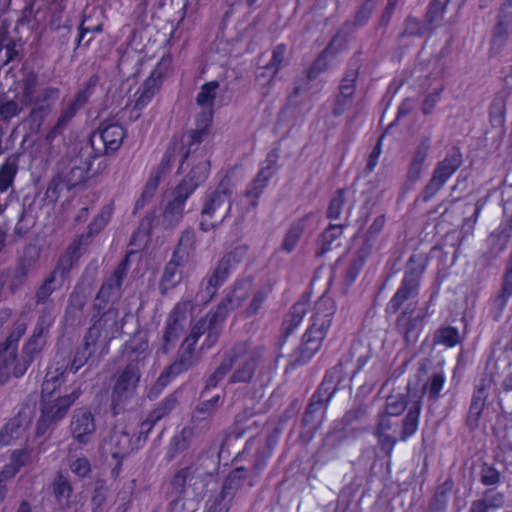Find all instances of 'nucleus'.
<instances>
[{
    "mask_svg": "<svg viewBox=\"0 0 512 512\" xmlns=\"http://www.w3.org/2000/svg\"><path fill=\"white\" fill-rule=\"evenodd\" d=\"M252 289V278L245 277L238 279L232 287L226 290L225 296L217 306L216 310L200 319L191 329L189 336L185 339V350L180 357L166 368L158 377L157 385L164 388L173 378L188 370L194 364V347L199 337L203 334L206 339L202 349H210L215 345L222 329V323L228 313L240 306L249 298Z\"/></svg>",
    "mask_w": 512,
    "mask_h": 512,
    "instance_id": "obj_1",
    "label": "nucleus"
},
{
    "mask_svg": "<svg viewBox=\"0 0 512 512\" xmlns=\"http://www.w3.org/2000/svg\"><path fill=\"white\" fill-rule=\"evenodd\" d=\"M63 376L64 370L62 367L55 370L49 368L46 373L42 383L41 417L37 424V435H43L51 425L63 420L72 405L82 395L79 386L66 391L64 394H56V390L64 382Z\"/></svg>",
    "mask_w": 512,
    "mask_h": 512,
    "instance_id": "obj_2",
    "label": "nucleus"
},
{
    "mask_svg": "<svg viewBox=\"0 0 512 512\" xmlns=\"http://www.w3.org/2000/svg\"><path fill=\"white\" fill-rule=\"evenodd\" d=\"M335 312L336 304L328 296H322L315 303L309 326L302 337L299 347L303 362L310 360L320 349L331 327Z\"/></svg>",
    "mask_w": 512,
    "mask_h": 512,
    "instance_id": "obj_3",
    "label": "nucleus"
},
{
    "mask_svg": "<svg viewBox=\"0 0 512 512\" xmlns=\"http://www.w3.org/2000/svg\"><path fill=\"white\" fill-rule=\"evenodd\" d=\"M234 191L233 183L228 178H224L214 190L205 195L200 212V230L204 232L214 230L230 215L231 197Z\"/></svg>",
    "mask_w": 512,
    "mask_h": 512,
    "instance_id": "obj_4",
    "label": "nucleus"
},
{
    "mask_svg": "<svg viewBox=\"0 0 512 512\" xmlns=\"http://www.w3.org/2000/svg\"><path fill=\"white\" fill-rule=\"evenodd\" d=\"M421 410V396L418 395V392L408 389L405 394L390 395L382 414L398 417L407 411L401 420L400 429V441L405 442L417 432Z\"/></svg>",
    "mask_w": 512,
    "mask_h": 512,
    "instance_id": "obj_5",
    "label": "nucleus"
},
{
    "mask_svg": "<svg viewBox=\"0 0 512 512\" xmlns=\"http://www.w3.org/2000/svg\"><path fill=\"white\" fill-rule=\"evenodd\" d=\"M219 89L218 81H209L204 83L196 95V104L202 109L201 115L197 118V128L183 134L179 145L187 150L191 147L202 142L204 135L207 133L208 128L212 122L214 115V103Z\"/></svg>",
    "mask_w": 512,
    "mask_h": 512,
    "instance_id": "obj_6",
    "label": "nucleus"
},
{
    "mask_svg": "<svg viewBox=\"0 0 512 512\" xmlns=\"http://www.w3.org/2000/svg\"><path fill=\"white\" fill-rule=\"evenodd\" d=\"M118 312L114 309H109L92 327L89 328L84 338V344L79 348L74 356L70 366L72 373L78 370L87 362L88 358L94 352V346L97 340L102 336V331H105V337L109 333H113L117 329Z\"/></svg>",
    "mask_w": 512,
    "mask_h": 512,
    "instance_id": "obj_7",
    "label": "nucleus"
},
{
    "mask_svg": "<svg viewBox=\"0 0 512 512\" xmlns=\"http://www.w3.org/2000/svg\"><path fill=\"white\" fill-rule=\"evenodd\" d=\"M384 225L385 217L383 215L375 217L368 227L365 235L360 240V243L355 250L354 257L346 270L345 281L348 285L356 280L365 262L370 257L373 250L377 248L378 236Z\"/></svg>",
    "mask_w": 512,
    "mask_h": 512,
    "instance_id": "obj_8",
    "label": "nucleus"
},
{
    "mask_svg": "<svg viewBox=\"0 0 512 512\" xmlns=\"http://www.w3.org/2000/svg\"><path fill=\"white\" fill-rule=\"evenodd\" d=\"M189 153L190 151L179 145L176 139L173 140L172 144L163 155L159 166L150 173L140 197L135 202L134 212L142 209L152 199L160 180L171 169V163L175 161L176 157L179 155L184 161V159L188 158Z\"/></svg>",
    "mask_w": 512,
    "mask_h": 512,
    "instance_id": "obj_9",
    "label": "nucleus"
},
{
    "mask_svg": "<svg viewBox=\"0 0 512 512\" xmlns=\"http://www.w3.org/2000/svg\"><path fill=\"white\" fill-rule=\"evenodd\" d=\"M140 376V367L135 363H128L119 373L112 390V405L114 410L118 407H122L128 400L135 396Z\"/></svg>",
    "mask_w": 512,
    "mask_h": 512,
    "instance_id": "obj_10",
    "label": "nucleus"
},
{
    "mask_svg": "<svg viewBox=\"0 0 512 512\" xmlns=\"http://www.w3.org/2000/svg\"><path fill=\"white\" fill-rule=\"evenodd\" d=\"M462 163L461 153L453 148L446 157L437 164L433 176L425 187V199L434 196Z\"/></svg>",
    "mask_w": 512,
    "mask_h": 512,
    "instance_id": "obj_11",
    "label": "nucleus"
},
{
    "mask_svg": "<svg viewBox=\"0 0 512 512\" xmlns=\"http://www.w3.org/2000/svg\"><path fill=\"white\" fill-rule=\"evenodd\" d=\"M26 326L19 324L16 327L17 336L11 334L5 342L0 344V382L3 383L10 375L20 377L26 368H18L16 365V344L18 339L25 333Z\"/></svg>",
    "mask_w": 512,
    "mask_h": 512,
    "instance_id": "obj_12",
    "label": "nucleus"
},
{
    "mask_svg": "<svg viewBox=\"0 0 512 512\" xmlns=\"http://www.w3.org/2000/svg\"><path fill=\"white\" fill-rule=\"evenodd\" d=\"M232 360L235 370L230 378L233 383L248 382L251 380L258 363L259 354L256 352L243 353V344L234 347L228 355Z\"/></svg>",
    "mask_w": 512,
    "mask_h": 512,
    "instance_id": "obj_13",
    "label": "nucleus"
},
{
    "mask_svg": "<svg viewBox=\"0 0 512 512\" xmlns=\"http://www.w3.org/2000/svg\"><path fill=\"white\" fill-rule=\"evenodd\" d=\"M69 428L73 439L77 443L81 445L88 444L96 431L93 413L86 408L75 409L71 416Z\"/></svg>",
    "mask_w": 512,
    "mask_h": 512,
    "instance_id": "obj_14",
    "label": "nucleus"
},
{
    "mask_svg": "<svg viewBox=\"0 0 512 512\" xmlns=\"http://www.w3.org/2000/svg\"><path fill=\"white\" fill-rule=\"evenodd\" d=\"M137 438L133 441L126 427L117 425L111 432L109 439L102 446V450L106 454H110L113 458H123L137 448Z\"/></svg>",
    "mask_w": 512,
    "mask_h": 512,
    "instance_id": "obj_15",
    "label": "nucleus"
},
{
    "mask_svg": "<svg viewBox=\"0 0 512 512\" xmlns=\"http://www.w3.org/2000/svg\"><path fill=\"white\" fill-rule=\"evenodd\" d=\"M162 73L158 69H154L149 77L142 83L133 95V107L130 117L137 119L141 110L146 107L161 85Z\"/></svg>",
    "mask_w": 512,
    "mask_h": 512,
    "instance_id": "obj_16",
    "label": "nucleus"
},
{
    "mask_svg": "<svg viewBox=\"0 0 512 512\" xmlns=\"http://www.w3.org/2000/svg\"><path fill=\"white\" fill-rule=\"evenodd\" d=\"M423 271V267L419 269H413L411 266H408L400 287L388 303V311L393 313L396 312L402 306V304L418 290L420 276Z\"/></svg>",
    "mask_w": 512,
    "mask_h": 512,
    "instance_id": "obj_17",
    "label": "nucleus"
},
{
    "mask_svg": "<svg viewBox=\"0 0 512 512\" xmlns=\"http://www.w3.org/2000/svg\"><path fill=\"white\" fill-rule=\"evenodd\" d=\"M184 187V185L176 187L172 192V198L164 209L163 221L167 227H172L179 223L183 217L186 201L195 191V186H191L188 189Z\"/></svg>",
    "mask_w": 512,
    "mask_h": 512,
    "instance_id": "obj_18",
    "label": "nucleus"
},
{
    "mask_svg": "<svg viewBox=\"0 0 512 512\" xmlns=\"http://www.w3.org/2000/svg\"><path fill=\"white\" fill-rule=\"evenodd\" d=\"M188 256L182 252H174L170 261L166 264L159 288L162 294L175 288L184 278V267L188 263Z\"/></svg>",
    "mask_w": 512,
    "mask_h": 512,
    "instance_id": "obj_19",
    "label": "nucleus"
},
{
    "mask_svg": "<svg viewBox=\"0 0 512 512\" xmlns=\"http://www.w3.org/2000/svg\"><path fill=\"white\" fill-rule=\"evenodd\" d=\"M273 170L272 166L268 165L267 167L262 168L256 178L251 182V184L248 186L245 195L244 200L247 202L245 205L243 203V196L239 198L237 201V206L239 207L241 213L243 214V210L245 212H249L250 210L254 209L258 205V198L264 191L268 180L272 177Z\"/></svg>",
    "mask_w": 512,
    "mask_h": 512,
    "instance_id": "obj_20",
    "label": "nucleus"
},
{
    "mask_svg": "<svg viewBox=\"0 0 512 512\" xmlns=\"http://www.w3.org/2000/svg\"><path fill=\"white\" fill-rule=\"evenodd\" d=\"M241 473L242 469H237L229 474L223 484L221 492L213 499L209 500L206 512H228Z\"/></svg>",
    "mask_w": 512,
    "mask_h": 512,
    "instance_id": "obj_21",
    "label": "nucleus"
},
{
    "mask_svg": "<svg viewBox=\"0 0 512 512\" xmlns=\"http://www.w3.org/2000/svg\"><path fill=\"white\" fill-rule=\"evenodd\" d=\"M274 284L269 279L254 281L252 279V289L250 291V300L245 308L247 317L258 314L264 307L268 298L272 294Z\"/></svg>",
    "mask_w": 512,
    "mask_h": 512,
    "instance_id": "obj_22",
    "label": "nucleus"
},
{
    "mask_svg": "<svg viewBox=\"0 0 512 512\" xmlns=\"http://www.w3.org/2000/svg\"><path fill=\"white\" fill-rule=\"evenodd\" d=\"M401 424L396 417L381 414L379 416L378 424L375 430V435L383 448L392 450L400 440Z\"/></svg>",
    "mask_w": 512,
    "mask_h": 512,
    "instance_id": "obj_23",
    "label": "nucleus"
},
{
    "mask_svg": "<svg viewBox=\"0 0 512 512\" xmlns=\"http://www.w3.org/2000/svg\"><path fill=\"white\" fill-rule=\"evenodd\" d=\"M428 308L425 311H419L415 316L404 312L398 318V327L404 335V339L408 344L415 343L425 324V320L431 315Z\"/></svg>",
    "mask_w": 512,
    "mask_h": 512,
    "instance_id": "obj_24",
    "label": "nucleus"
},
{
    "mask_svg": "<svg viewBox=\"0 0 512 512\" xmlns=\"http://www.w3.org/2000/svg\"><path fill=\"white\" fill-rule=\"evenodd\" d=\"M30 422L31 418L28 415L19 413L6 423L0 430V449L21 438L29 427Z\"/></svg>",
    "mask_w": 512,
    "mask_h": 512,
    "instance_id": "obj_25",
    "label": "nucleus"
},
{
    "mask_svg": "<svg viewBox=\"0 0 512 512\" xmlns=\"http://www.w3.org/2000/svg\"><path fill=\"white\" fill-rule=\"evenodd\" d=\"M512 297V253L506 264L505 272L502 277L501 287L493 299L494 317L500 318L504 312L509 299Z\"/></svg>",
    "mask_w": 512,
    "mask_h": 512,
    "instance_id": "obj_26",
    "label": "nucleus"
},
{
    "mask_svg": "<svg viewBox=\"0 0 512 512\" xmlns=\"http://www.w3.org/2000/svg\"><path fill=\"white\" fill-rule=\"evenodd\" d=\"M134 255V252L131 251L117 266L113 275L102 285L101 289L98 292V298L102 300H109L113 295H115L121 285L123 279L126 277L128 266H129V258Z\"/></svg>",
    "mask_w": 512,
    "mask_h": 512,
    "instance_id": "obj_27",
    "label": "nucleus"
},
{
    "mask_svg": "<svg viewBox=\"0 0 512 512\" xmlns=\"http://www.w3.org/2000/svg\"><path fill=\"white\" fill-rule=\"evenodd\" d=\"M235 264L236 260L233 254H228L219 261L216 269L207 280L206 290L210 298L235 269Z\"/></svg>",
    "mask_w": 512,
    "mask_h": 512,
    "instance_id": "obj_28",
    "label": "nucleus"
},
{
    "mask_svg": "<svg viewBox=\"0 0 512 512\" xmlns=\"http://www.w3.org/2000/svg\"><path fill=\"white\" fill-rule=\"evenodd\" d=\"M188 306V303H179L171 312L163 336L166 343H171L176 340L183 331L187 319Z\"/></svg>",
    "mask_w": 512,
    "mask_h": 512,
    "instance_id": "obj_29",
    "label": "nucleus"
},
{
    "mask_svg": "<svg viewBox=\"0 0 512 512\" xmlns=\"http://www.w3.org/2000/svg\"><path fill=\"white\" fill-rule=\"evenodd\" d=\"M430 148L431 137H423L416 146L409 165L407 174L409 181L416 182L420 178L424 170V164L429 154Z\"/></svg>",
    "mask_w": 512,
    "mask_h": 512,
    "instance_id": "obj_30",
    "label": "nucleus"
},
{
    "mask_svg": "<svg viewBox=\"0 0 512 512\" xmlns=\"http://www.w3.org/2000/svg\"><path fill=\"white\" fill-rule=\"evenodd\" d=\"M203 476L202 472L198 471V468L187 467L179 470L171 481V487L173 493L178 498L180 495L186 493L189 487L195 486Z\"/></svg>",
    "mask_w": 512,
    "mask_h": 512,
    "instance_id": "obj_31",
    "label": "nucleus"
},
{
    "mask_svg": "<svg viewBox=\"0 0 512 512\" xmlns=\"http://www.w3.org/2000/svg\"><path fill=\"white\" fill-rule=\"evenodd\" d=\"M106 152H114L120 148L125 137V131L119 124H108L100 129L98 134Z\"/></svg>",
    "mask_w": 512,
    "mask_h": 512,
    "instance_id": "obj_32",
    "label": "nucleus"
},
{
    "mask_svg": "<svg viewBox=\"0 0 512 512\" xmlns=\"http://www.w3.org/2000/svg\"><path fill=\"white\" fill-rule=\"evenodd\" d=\"M308 303L306 300H299L296 302L289 312L285 315L282 331L285 337L289 336L295 329H297L307 313Z\"/></svg>",
    "mask_w": 512,
    "mask_h": 512,
    "instance_id": "obj_33",
    "label": "nucleus"
},
{
    "mask_svg": "<svg viewBox=\"0 0 512 512\" xmlns=\"http://www.w3.org/2000/svg\"><path fill=\"white\" fill-rule=\"evenodd\" d=\"M210 171V163L207 159L201 158L193 163V166L186 177L179 185H184L186 189L191 186L197 187L202 184L208 177Z\"/></svg>",
    "mask_w": 512,
    "mask_h": 512,
    "instance_id": "obj_34",
    "label": "nucleus"
},
{
    "mask_svg": "<svg viewBox=\"0 0 512 512\" xmlns=\"http://www.w3.org/2000/svg\"><path fill=\"white\" fill-rule=\"evenodd\" d=\"M512 234L511 226L500 224L486 240L489 253L492 256L499 255L506 247Z\"/></svg>",
    "mask_w": 512,
    "mask_h": 512,
    "instance_id": "obj_35",
    "label": "nucleus"
},
{
    "mask_svg": "<svg viewBox=\"0 0 512 512\" xmlns=\"http://www.w3.org/2000/svg\"><path fill=\"white\" fill-rule=\"evenodd\" d=\"M53 321L54 317L50 314H42L39 317L33 335L26 346V350L28 352L33 354L41 350L44 344L43 335L45 332H47Z\"/></svg>",
    "mask_w": 512,
    "mask_h": 512,
    "instance_id": "obj_36",
    "label": "nucleus"
},
{
    "mask_svg": "<svg viewBox=\"0 0 512 512\" xmlns=\"http://www.w3.org/2000/svg\"><path fill=\"white\" fill-rule=\"evenodd\" d=\"M176 399L169 397L164 399L148 416V418L141 424V433L148 434L153 426L161 420L163 417L168 415L176 406Z\"/></svg>",
    "mask_w": 512,
    "mask_h": 512,
    "instance_id": "obj_37",
    "label": "nucleus"
},
{
    "mask_svg": "<svg viewBox=\"0 0 512 512\" xmlns=\"http://www.w3.org/2000/svg\"><path fill=\"white\" fill-rule=\"evenodd\" d=\"M512 21L498 16L497 23L493 29L491 38V50L494 53L500 52L507 44L509 38V27Z\"/></svg>",
    "mask_w": 512,
    "mask_h": 512,
    "instance_id": "obj_38",
    "label": "nucleus"
},
{
    "mask_svg": "<svg viewBox=\"0 0 512 512\" xmlns=\"http://www.w3.org/2000/svg\"><path fill=\"white\" fill-rule=\"evenodd\" d=\"M344 226L342 224L330 225L320 236V254H324L331 249L339 246L340 237L343 234Z\"/></svg>",
    "mask_w": 512,
    "mask_h": 512,
    "instance_id": "obj_39",
    "label": "nucleus"
},
{
    "mask_svg": "<svg viewBox=\"0 0 512 512\" xmlns=\"http://www.w3.org/2000/svg\"><path fill=\"white\" fill-rule=\"evenodd\" d=\"M53 493L58 505L65 509L71 505L72 488L62 475H58L53 482Z\"/></svg>",
    "mask_w": 512,
    "mask_h": 512,
    "instance_id": "obj_40",
    "label": "nucleus"
},
{
    "mask_svg": "<svg viewBox=\"0 0 512 512\" xmlns=\"http://www.w3.org/2000/svg\"><path fill=\"white\" fill-rule=\"evenodd\" d=\"M25 106L18 100V94L13 98L8 95H0V119L8 121L18 116Z\"/></svg>",
    "mask_w": 512,
    "mask_h": 512,
    "instance_id": "obj_41",
    "label": "nucleus"
},
{
    "mask_svg": "<svg viewBox=\"0 0 512 512\" xmlns=\"http://www.w3.org/2000/svg\"><path fill=\"white\" fill-rule=\"evenodd\" d=\"M27 459L26 450H17L12 453L10 463L0 471V484L14 477Z\"/></svg>",
    "mask_w": 512,
    "mask_h": 512,
    "instance_id": "obj_42",
    "label": "nucleus"
},
{
    "mask_svg": "<svg viewBox=\"0 0 512 512\" xmlns=\"http://www.w3.org/2000/svg\"><path fill=\"white\" fill-rule=\"evenodd\" d=\"M286 52V46L283 44L277 45L273 51H272V58L270 62L263 68L264 72L258 74V79L261 80L262 78L268 76L269 81H271L275 75L277 74Z\"/></svg>",
    "mask_w": 512,
    "mask_h": 512,
    "instance_id": "obj_43",
    "label": "nucleus"
},
{
    "mask_svg": "<svg viewBox=\"0 0 512 512\" xmlns=\"http://www.w3.org/2000/svg\"><path fill=\"white\" fill-rule=\"evenodd\" d=\"M307 220L308 218H303L301 220L294 222L291 225L283 241V250L291 252L296 247L298 240L300 239L303 231L306 228Z\"/></svg>",
    "mask_w": 512,
    "mask_h": 512,
    "instance_id": "obj_44",
    "label": "nucleus"
},
{
    "mask_svg": "<svg viewBox=\"0 0 512 512\" xmlns=\"http://www.w3.org/2000/svg\"><path fill=\"white\" fill-rule=\"evenodd\" d=\"M445 381L446 378L443 373L433 374L423 385L422 392L418 393V395L422 398L424 394H427L430 400H436L440 396V392L444 387Z\"/></svg>",
    "mask_w": 512,
    "mask_h": 512,
    "instance_id": "obj_45",
    "label": "nucleus"
},
{
    "mask_svg": "<svg viewBox=\"0 0 512 512\" xmlns=\"http://www.w3.org/2000/svg\"><path fill=\"white\" fill-rule=\"evenodd\" d=\"M459 331L454 327H443L436 331L434 335L435 344L446 347H454L459 343Z\"/></svg>",
    "mask_w": 512,
    "mask_h": 512,
    "instance_id": "obj_46",
    "label": "nucleus"
},
{
    "mask_svg": "<svg viewBox=\"0 0 512 512\" xmlns=\"http://www.w3.org/2000/svg\"><path fill=\"white\" fill-rule=\"evenodd\" d=\"M486 394L484 389H478L474 392L472 402L469 408L468 421L476 423L482 413L485 405Z\"/></svg>",
    "mask_w": 512,
    "mask_h": 512,
    "instance_id": "obj_47",
    "label": "nucleus"
},
{
    "mask_svg": "<svg viewBox=\"0 0 512 512\" xmlns=\"http://www.w3.org/2000/svg\"><path fill=\"white\" fill-rule=\"evenodd\" d=\"M112 212L113 209L111 205H106L105 207H103L100 213L89 224V234L93 235L104 229L111 219Z\"/></svg>",
    "mask_w": 512,
    "mask_h": 512,
    "instance_id": "obj_48",
    "label": "nucleus"
},
{
    "mask_svg": "<svg viewBox=\"0 0 512 512\" xmlns=\"http://www.w3.org/2000/svg\"><path fill=\"white\" fill-rule=\"evenodd\" d=\"M232 358L226 356L218 368L208 377L207 388H214L222 380L228 371L232 368Z\"/></svg>",
    "mask_w": 512,
    "mask_h": 512,
    "instance_id": "obj_49",
    "label": "nucleus"
},
{
    "mask_svg": "<svg viewBox=\"0 0 512 512\" xmlns=\"http://www.w3.org/2000/svg\"><path fill=\"white\" fill-rule=\"evenodd\" d=\"M344 207H345L344 191L339 190V191H337V193L333 196V198L330 201V204H329V207L327 210V217L331 220L339 219Z\"/></svg>",
    "mask_w": 512,
    "mask_h": 512,
    "instance_id": "obj_50",
    "label": "nucleus"
},
{
    "mask_svg": "<svg viewBox=\"0 0 512 512\" xmlns=\"http://www.w3.org/2000/svg\"><path fill=\"white\" fill-rule=\"evenodd\" d=\"M133 343L134 344L132 346L130 356H129V360H130L129 363L138 364V367H140V365L144 364V361L146 360V358L149 355L148 342L141 340L138 343H135V342H133Z\"/></svg>",
    "mask_w": 512,
    "mask_h": 512,
    "instance_id": "obj_51",
    "label": "nucleus"
},
{
    "mask_svg": "<svg viewBox=\"0 0 512 512\" xmlns=\"http://www.w3.org/2000/svg\"><path fill=\"white\" fill-rule=\"evenodd\" d=\"M196 233L192 229L185 230L179 240L178 249L175 252H182L190 259V252L195 249Z\"/></svg>",
    "mask_w": 512,
    "mask_h": 512,
    "instance_id": "obj_52",
    "label": "nucleus"
},
{
    "mask_svg": "<svg viewBox=\"0 0 512 512\" xmlns=\"http://www.w3.org/2000/svg\"><path fill=\"white\" fill-rule=\"evenodd\" d=\"M17 169L13 164L6 163L0 167V193L6 192L12 185Z\"/></svg>",
    "mask_w": 512,
    "mask_h": 512,
    "instance_id": "obj_53",
    "label": "nucleus"
},
{
    "mask_svg": "<svg viewBox=\"0 0 512 512\" xmlns=\"http://www.w3.org/2000/svg\"><path fill=\"white\" fill-rule=\"evenodd\" d=\"M444 89V85L442 82L436 84L433 90L426 96L423 103V111L425 114H429L432 112L435 105L440 100V95Z\"/></svg>",
    "mask_w": 512,
    "mask_h": 512,
    "instance_id": "obj_54",
    "label": "nucleus"
},
{
    "mask_svg": "<svg viewBox=\"0 0 512 512\" xmlns=\"http://www.w3.org/2000/svg\"><path fill=\"white\" fill-rule=\"evenodd\" d=\"M330 47H328L312 64L308 71V78L310 80L315 79L320 73L324 72L328 68L327 55Z\"/></svg>",
    "mask_w": 512,
    "mask_h": 512,
    "instance_id": "obj_55",
    "label": "nucleus"
},
{
    "mask_svg": "<svg viewBox=\"0 0 512 512\" xmlns=\"http://www.w3.org/2000/svg\"><path fill=\"white\" fill-rule=\"evenodd\" d=\"M71 471L79 477H85L91 471V466L86 457H79L69 463Z\"/></svg>",
    "mask_w": 512,
    "mask_h": 512,
    "instance_id": "obj_56",
    "label": "nucleus"
},
{
    "mask_svg": "<svg viewBox=\"0 0 512 512\" xmlns=\"http://www.w3.org/2000/svg\"><path fill=\"white\" fill-rule=\"evenodd\" d=\"M36 80L34 77H29L25 80L23 85V91L21 95H18V100L25 107L28 106L33 98L35 90Z\"/></svg>",
    "mask_w": 512,
    "mask_h": 512,
    "instance_id": "obj_57",
    "label": "nucleus"
},
{
    "mask_svg": "<svg viewBox=\"0 0 512 512\" xmlns=\"http://www.w3.org/2000/svg\"><path fill=\"white\" fill-rule=\"evenodd\" d=\"M356 73L353 71L345 76L340 85V97L344 99L350 98L354 93V83L356 80Z\"/></svg>",
    "mask_w": 512,
    "mask_h": 512,
    "instance_id": "obj_58",
    "label": "nucleus"
},
{
    "mask_svg": "<svg viewBox=\"0 0 512 512\" xmlns=\"http://www.w3.org/2000/svg\"><path fill=\"white\" fill-rule=\"evenodd\" d=\"M448 2L449 0H433L427 14L431 22L444 14Z\"/></svg>",
    "mask_w": 512,
    "mask_h": 512,
    "instance_id": "obj_59",
    "label": "nucleus"
},
{
    "mask_svg": "<svg viewBox=\"0 0 512 512\" xmlns=\"http://www.w3.org/2000/svg\"><path fill=\"white\" fill-rule=\"evenodd\" d=\"M151 221L150 217H146L141 221L139 230L132 237V243H136L138 240L142 243L147 242Z\"/></svg>",
    "mask_w": 512,
    "mask_h": 512,
    "instance_id": "obj_60",
    "label": "nucleus"
},
{
    "mask_svg": "<svg viewBox=\"0 0 512 512\" xmlns=\"http://www.w3.org/2000/svg\"><path fill=\"white\" fill-rule=\"evenodd\" d=\"M80 108L81 107H79L73 101H70L68 103L67 107L61 113V115L56 123V128H62L65 125V123L67 121H69Z\"/></svg>",
    "mask_w": 512,
    "mask_h": 512,
    "instance_id": "obj_61",
    "label": "nucleus"
},
{
    "mask_svg": "<svg viewBox=\"0 0 512 512\" xmlns=\"http://www.w3.org/2000/svg\"><path fill=\"white\" fill-rule=\"evenodd\" d=\"M57 273H58V270H56L53 273V276L51 278H48L43 283V285L39 288V290L37 292V298H38L39 301L45 300L52 293V291H53L52 284H53V281H54V277H55V275Z\"/></svg>",
    "mask_w": 512,
    "mask_h": 512,
    "instance_id": "obj_62",
    "label": "nucleus"
},
{
    "mask_svg": "<svg viewBox=\"0 0 512 512\" xmlns=\"http://www.w3.org/2000/svg\"><path fill=\"white\" fill-rule=\"evenodd\" d=\"M499 480V475L496 471L489 469L484 471L482 481L486 485H493Z\"/></svg>",
    "mask_w": 512,
    "mask_h": 512,
    "instance_id": "obj_63",
    "label": "nucleus"
},
{
    "mask_svg": "<svg viewBox=\"0 0 512 512\" xmlns=\"http://www.w3.org/2000/svg\"><path fill=\"white\" fill-rule=\"evenodd\" d=\"M499 16L512 21V0H506L500 10Z\"/></svg>",
    "mask_w": 512,
    "mask_h": 512,
    "instance_id": "obj_64",
    "label": "nucleus"
}]
</instances>
